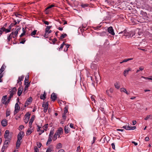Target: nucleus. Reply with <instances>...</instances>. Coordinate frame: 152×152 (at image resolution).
<instances>
[{
    "label": "nucleus",
    "mask_w": 152,
    "mask_h": 152,
    "mask_svg": "<svg viewBox=\"0 0 152 152\" xmlns=\"http://www.w3.org/2000/svg\"><path fill=\"white\" fill-rule=\"evenodd\" d=\"M119 34H122V37L126 38H128L130 37H133L135 35V32L134 31H131L127 32L126 30L125 29L123 31L120 32Z\"/></svg>",
    "instance_id": "obj_1"
},
{
    "label": "nucleus",
    "mask_w": 152,
    "mask_h": 152,
    "mask_svg": "<svg viewBox=\"0 0 152 152\" xmlns=\"http://www.w3.org/2000/svg\"><path fill=\"white\" fill-rule=\"evenodd\" d=\"M17 91L16 88L15 87H13L10 90V96L13 97V95L15 94Z\"/></svg>",
    "instance_id": "obj_2"
},
{
    "label": "nucleus",
    "mask_w": 152,
    "mask_h": 152,
    "mask_svg": "<svg viewBox=\"0 0 152 152\" xmlns=\"http://www.w3.org/2000/svg\"><path fill=\"white\" fill-rule=\"evenodd\" d=\"M24 135V132L23 131L20 132L17 135V140H20Z\"/></svg>",
    "instance_id": "obj_3"
},
{
    "label": "nucleus",
    "mask_w": 152,
    "mask_h": 152,
    "mask_svg": "<svg viewBox=\"0 0 152 152\" xmlns=\"http://www.w3.org/2000/svg\"><path fill=\"white\" fill-rule=\"evenodd\" d=\"M10 132L8 130H6L5 131V133L4 135V137L5 138V139H10L11 140V137H9Z\"/></svg>",
    "instance_id": "obj_4"
},
{
    "label": "nucleus",
    "mask_w": 152,
    "mask_h": 152,
    "mask_svg": "<svg viewBox=\"0 0 152 152\" xmlns=\"http://www.w3.org/2000/svg\"><path fill=\"white\" fill-rule=\"evenodd\" d=\"M134 31L135 32V34H136L137 36V37H139V36L142 35L143 34L142 30L140 29H137Z\"/></svg>",
    "instance_id": "obj_5"
},
{
    "label": "nucleus",
    "mask_w": 152,
    "mask_h": 152,
    "mask_svg": "<svg viewBox=\"0 0 152 152\" xmlns=\"http://www.w3.org/2000/svg\"><path fill=\"white\" fill-rule=\"evenodd\" d=\"M10 140H10V139H7L5 140L3 145V148H7L9 143L10 142Z\"/></svg>",
    "instance_id": "obj_6"
},
{
    "label": "nucleus",
    "mask_w": 152,
    "mask_h": 152,
    "mask_svg": "<svg viewBox=\"0 0 152 152\" xmlns=\"http://www.w3.org/2000/svg\"><path fill=\"white\" fill-rule=\"evenodd\" d=\"M140 15H142L143 17H145V18H144V20H145V21L149 20L146 17L147 14L146 12L141 10L140 12Z\"/></svg>",
    "instance_id": "obj_7"
},
{
    "label": "nucleus",
    "mask_w": 152,
    "mask_h": 152,
    "mask_svg": "<svg viewBox=\"0 0 152 152\" xmlns=\"http://www.w3.org/2000/svg\"><path fill=\"white\" fill-rule=\"evenodd\" d=\"M7 99V95L4 96L1 99V102L2 103L5 105H7L6 100Z\"/></svg>",
    "instance_id": "obj_8"
},
{
    "label": "nucleus",
    "mask_w": 152,
    "mask_h": 152,
    "mask_svg": "<svg viewBox=\"0 0 152 152\" xmlns=\"http://www.w3.org/2000/svg\"><path fill=\"white\" fill-rule=\"evenodd\" d=\"M94 62H92L91 65V68L93 70L96 71L98 69V66L94 63Z\"/></svg>",
    "instance_id": "obj_9"
},
{
    "label": "nucleus",
    "mask_w": 152,
    "mask_h": 152,
    "mask_svg": "<svg viewBox=\"0 0 152 152\" xmlns=\"http://www.w3.org/2000/svg\"><path fill=\"white\" fill-rule=\"evenodd\" d=\"M108 32L112 35H115V33L113 27L112 26H110L108 28Z\"/></svg>",
    "instance_id": "obj_10"
},
{
    "label": "nucleus",
    "mask_w": 152,
    "mask_h": 152,
    "mask_svg": "<svg viewBox=\"0 0 152 152\" xmlns=\"http://www.w3.org/2000/svg\"><path fill=\"white\" fill-rule=\"evenodd\" d=\"M57 98V96L56 94L54 93H52L51 96L52 101H54Z\"/></svg>",
    "instance_id": "obj_11"
},
{
    "label": "nucleus",
    "mask_w": 152,
    "mask_h": 152,
    "mask_svg": "<svg viewBox=\"0 0 152 152\" xmlns=\"http://www.w3.org/2000/svg\"><path fill=\"white\" fill-rule=\"evenodd\" d=\"M131 70V69L130 68H128L127 69H125L124 72V75L126 77L127 75L128 74L129 72Z\"/></svg>",
    "instance_id": "obj_12"
},
{
    "label": "nucleus",
    "mask_w": 152,
    "mask_h": 152,
    "mask_svg": "<svg viewBox=\"0 0 152 152\" xmlns=\"http://www.w3.org/2000/svg\"><path fill=\"white\" fill-rule=\"evenodd\" d=\"M24 76V75H22L21 76L18 77V80L17 83H18L19 85H21L22 83L21 81L23 80Z\"/></svg>",
    "instance_id": "obj_13"
},
{
    "label": "nucleus",
    "mask_w": 152,
    "mask_h": 152,
    "mask_svg": "<svg viewBox=\"0 0 152 152\" xmlns=\"http://www.w3.org/2000/svg\"><path fill=\"white\" fill-rule=\"evenodd\" d=\"M1 124L4 127L6 126L7 124V121L6 119L3 120L1 121Z\"/></svg>",
    "instance_id": "obj_14"
},
{
    "label": "nucleus",
    "mask_w": 152,
    "mask_h": 152,
    "mask_svg": "<svg viewBox=\"0 0 152 152\" xmlns=\"http://www.w3.org/2000/svg\"><path fill=\"white\" fill-rule=\"evenodd\" d=\"M23 90V88L21 87L19 88L18 91V96H20L21 95L22 93Z\"/></svg>",
    "instance_id": "obj_15"
},
{
    "label": "nucleus",
    "mask_w": 152,
    "mask_h": 152,
    "mask_svg": "<svg viewBox=\"0 0 152 152\" xmlns=\"http://www.w3.org/2000/svg\"><path fill=\"white\" fill-rule=\"evenodd\" d=\"M32 99L31 97H29L26 101L25 104H27V105H29L31 102Z\"/></svg>",
    "instance_id": "obj_16"
},
{
    "label": "nucleus",
    "mask_w": 152,
    "mask_h": 152,
    "mask_svg": "<svg viewBox=\"0 0 152 152\" xmlns=\"http://www.w3.org/2000/svg\"><path fill=\"white\" fill-rule=\"evenodd\" d=\"M46 95L47 94L45 91L43 94H41L40 95V99L43 100H45L46 98Z\"/></svg>",
    "instance_id": "obj_17"
},
{
    "label": "nucleus",
    "mask_w": 152,
    "mask_h": 152,
    "mask_svg": "<svg viewBox=\"0 0 152 152\" xmlns=\"http://www.w3.org/2000/svg\"><path fill=\"white\" fill-rule=\"evenodd\" d=\"M48 106V102H46L45 104V106L44 108V111L45 113H46L47 111Z\"/></svg>",
    "instance_id": "obj_18"
},
{
    "label": "nucleus",
    "mask_w": 152,
    "mask_h": 152,
    "mask_svg": "<svg viewBox=\"0 0 152 152\" xmlns=\"http://www.w3.org/2000/svg\"><path fill=\"white\" fill-rule=\"evenodd\" d=\"M52 137L50 136H49L48 139V141L46 143V145L48 146L50 144V142H51L52 140Z\"/></svg>",
    "instance_id": "obj_19"
},
{
    "label": "nucleus",
    "mask_w": 152,
    "mask_h": 152,
    "mask_svg": "<svg viewBox=\"0 0 152 152\" xmlns=\"http://www.w3.org/2000/svg\"><path fill=\"white\" fill-rule=\"evenodd\" d=\"M53 148L52 145H50L49 146L48 148L47 149L46 152H51L53 151Z\"/></svg>",
    "instance_id": "obj_20"
},
{
    "label": "nucleus",
    "mask_w": 152,
    "mask_h": 152,
    "mask_svg": "<svg viewBox=\"0 0 152 152\" xmlns=\"http://www.w3.org/2000/svg\"><path fill=\"white\" fill-rule=\"evenodd\" d=\"M21 142L20 140H18L16 143V148L17 149H18L20 145Z\"/></svg>",
    "instance_id": "obj_21"
},
{
    "label": "nucleus",
    "mask_w": 152,
    "mask_h": 152,
    "mask_svg": "<svg viewBox=\"0 0 152 152\" xmlns=\"http://www.w3.org/2000/svg\"><path fill=\"white\" fill-rule=\"evenodd\" d=\"M121 92H124L127 95L129 94V93L127 91L126 88H121Z\"/></svg>",
    "instance_id": "obj_22"
},
{
    "label": "nucleus",
    "mask_w": 152,
    "mask_h": 152,
    "mask_svg": "<svg viewBox=\"0 0 152 152\" xmlns=\"http://www.w3.org/2000/svg\"><path fill=\"white\" fill-rule=\"evenodd\" d=\"M1 29L2 30L3 32L5 31L6 33H8L10 31V30L8 29L5 28L4 27H3L1 28Z\"/></svg>",
    "instance_id": "obj_23"
},
{
    "label": "nucleus",
    "mask_w": 152,
    "mask_h": 152,
    "mask_svg": "<svg viewBox=\"0 0 152 152\" xmlns=\"http://www.w3.org/2000/svg\"><path fill=\"white\" fill-rule=\"evenodd\" d=\"M29 73H28V75H27V77H26L25 79V80L24 82L25 83V84H26V83H28V80H29Z\"/></svg>",
    "instance_id": "obj_24"
},
{
    "label": "nucleus",
    "mask_w": 152,
    "mask_h": 152,
    "mask_svg": "<svg viewBox=\"0 0 152 152\" xmlns=\"http://www.w3.org/2000/svg\"><path fill=\"white\" fill-rule=\"evenodd\" d=\"M21 29V28L19 27V26H17V28H15L16 31L14 32V34L17 35L19 31Z\"/></svg>",
    "instance_id": "obj_25"
},
{
    "label": "nucleus",
    "mask_w": 152,
    "mask_h": 152,
    "mask_svg": "<svg viewBox=\"0 0 152 152\" xmlns=\"http://www.w3.org/2000/svg\"><path fill=\"white\" fill-rule=\"evenodd\" d=\"M98 35H99L102 37H104L106 35V33L104 31H103L101 33H97Z\"/></svg>",
    "instance_id": "obj_26"
},
{
    "label": "nucleus",
    "mask_w": 152,
    "mask_h": 152,
    "mask_svg": "<svg viewBox=\"0 0 152 152\" xmlns=\"http://www.w3.org/2000/svg\"><path fill=\"white\" fill-rule=\"evenodd\" d=\"M57 132L59 134H62L63 132V129L61 127H59L57 130Z\"/></svg>",
    "instance_id": "obj_27"
},
{
    "label": "nucleus",
    "mask_w": 152,
    "mask_h": 152,
    "mask_svg": "<svg viewBox=\"0 0 152 152\" xmlns=\"http://www.w3.org/2000/svg\"><path fill=\"white\" fill-rule=\"evenodd\" d=\"M64 130L65 133L67 134L69 133V128L68 126H65L64 127Z\"/></svg>",
    "instance_id": "obj_28"
},
{
    "label": "nucleus",
    "mask_w": 152,
    "mask_h": 152,
    "mask_svg": "<svg viewBox=\"0 0 152 152\" xmlns=\"http://www.w3.org/2000/svg\"><path fill=\"white\" fill-rule=\"evenodd\" d=\"M20 109V107L19 106L18 104L17 103H16L15 106V109L19 110Z\"/></svg>",
    "instance_id": "obj_29"
},
{
    "label": "nucleus",
    "mask_w": 152,
    "mask_h": 152,
    "mask_svg": "<svg viewBox=\"0 0 152 152\" xmlns=\"http://www.w3.org/2000/svg\"><path fill=\"white\" fill-rule=\"evenodd\" d=\"M149 119H152V115H147L146 117L144 118L145 120H147Z\"/></svg>",
    "instance_id": "obj_30"
},
{
    "label": "nucleus",
    "mask_w": 152,
    "mask_h": 152,
    "mask_svg": "<svg viewBox=\"0 0 152 152\" xmlns=\"http://www.w3.org/2000/svg\"><path fill=\"white\" fill-rule=\"evenodd\" d=\"M62 147V145L61 143H59L58 144L56 145V148L57 149H59L61 148Z\"/></svg>",
    "instance_id": "obj_31"
},
{
    "label": "nucleus",
    "mask_w": 152,
    "mask_h": 152,
    "mask_svg": "<svg viewBox=\"0 0 152 152\" xmlns=\"http://www.w3.org/2000/svg\"><path fill=\"white\" fill-rule=\"evenodd\" d=\"M67 36V35L66 34L64 33L62 34L60 37V39H61L64 38L65 37H66Z\"/></svg>",
    "instance_id": "obj_32"
},
{
    "label": "nucleus",
    "mask_w": 152,
    "mask_h": 152,
    "mask_svg": "<svg viewBox=\"0 0 152 152\" xmlns=\"http://www.w3.org/2000/svg\"><path fill=\"white\" fill-rule=\"evenodd\" d=\"M64 113H63L66 114V113H67L68 111V106H66L65 107H64Z\"/></svg>",
    "instance_id": "obj_33"
},
{
    "label": "nucleus",
    "mask_w": 152,
    "mask_h": 152,
    "mask_svg": "<svg viewBox=\"0 0 152 152\" xmlns=\"http://www.w3.org/2000/svg\"><path fill=\"white\" fill-rule=\"evenodd\" d=\"M115 87L117 89H118L120 88V86L118 82L115 83L114 84Z\"/></svg>",
    "instance_id": "obj_34"
},
{
    "label": "nucleus",
    "mask_w": 152,
    "mask_h": 152,
    "mask_svg": "<svg viewBox=\"0 0 152 152\" xmlns=\"http://www.w3.org/2000/svg\"><path fill=\"white\" fill-rule=\"evenodd\" d=\"M52 27V26H47L45 29V31H49L50 29Z\"/></svg>",
    "instance_id": "obj_35"
},
{
    "label": "nucleus",
    "mask_w": 152,
    "mask_h": 152,
    "mask_svg": "<svg viewBox=\"0 0 152 152\" xmlns=\"http://www.w3.org/2000/svg\"><path fill=\"white\" fill-rule=\"evenodd\" d=\"M37 31V30H34L31 33V36H33L35 35Z\"/></svg>",
    "instance_id": "obj_36"
},
{
    "label": "nucleus",
    "mask_w": 152,
    "mask_h": 152,
    "mask_svg": "<svg viewBox=\"0 0 152 152\" xmlns=\"http://www.w3.org/2000/svg\"><path fill=\"white\" fill-rule=\"evenodd\" d=\"M34 118H35V116L34 115H33L31 117V118L30 119L29 121V122L31 123H33V121L34 120Z\"/></svg>",
    "instance_id": "obj_37"
},
{
    "label": "nucleus",
    "mask_w": 152,
    "mask_h": 152,
    "mask_svg": "<svg viewBox=\"0 0 152 152\" xmlns=\"http://www.w3.org/2000/svg\"><path fill=\"white\" fill-rule=\"evenodd\" d=\"M12 97L10 96H9L8 97V98L7 99V104L9 103V102H10V100H11V98Z\"/></svg>",
    "instance_id": "obj_38"
},
{
    "label": "nucleus",
    "mask_w": 152,
    "mask_h": 152,
    "mask_svg": "<svg viewBox=\"0 0 152 152\" xmlns=\"http://www.w3.org/2000/svg\"><path fill=\"white\" fill-rule=\"evenodd\" d=\"M10 111L7 110L6 112V115L7 117L9 116L10 115Z\"/></svg>",
    "instance_id": "obj_39"
},
{
    "label": "nucleus",
    "mask_w": 152,
    "mask_h": 152,
    "mask_svg": "<svg viewBox=\"0 0 152 152\" xmlns=\"http://www.w3.org/2000/svg\"><path fill=\"white\" fill-rule=\"evenodd\" d=\"M14 21V23H12L10 24V25L12 27H13V26H14L15 25L17 24V22L15 20Z\"/></svg>",
    "instance_id": "obj_40"
},
{
    "label": "nucleus",
    "mask_w": 152,
    "mask_h": 152,
    "mask_svg": "<svg viewBox=\"0 0 152 152\" xmlns=\"http://www.w3.org/2000/svg\"><path fill=\"white\" fill-rule=\"evenodd\" d=\"M53 133H54L53 131V130H50V134L49 135V136H50L52 137V136L53 135Z\"/></svg>",
    "instance_id": "obj_41"
},
{
    "label": "nucleus",
    "mask_w": 152,
    "mask_h": 152,
    "mask_svg": "<svg viewBox=\"0 0 152 152\" xmlns=\"http://www.w3.org/2000/svg\"><path fill=\"white\" fill-rule=\"evenodd\" d=\"M34 148V152H39V150L37 148V146H35Z\"/></svg>",
    "instance_id": "obj_42"
},
{
    "label": "nucleus",
    "mask_w": 152,
    "mask_h": 152,
    "mask_svg": "<svg viewBox=\"0 0 152 152\" xmlns=\"http://www.w3.org/2000/svg\"><path fill=\"white\" fill-rule=\"evenodd\" d=\"M54 7V5L52 4L51 5L49 6L48 7H47L46 8V10H48V9L51 8H52V7Z\"/></svg>",
    "instance_id": "obj_43"
},
{
    "label": "nucleus",
    "mask_w": 152,
    "mask_h": 152,
    "mask_svg": "<svg viewBox=\"0 0 152 152\" xmlns=\"http://www.w3.org/2000/svg\"><path fill=\"white\" fill-rule=\"evenodd\" d=\"M50 39V40H52V42H53V44H55V42L57 41V40L56 39V38H54L53 39Z\"/></svg>",
    "instance_id": "obj_44"
},
{
    "label": "nucleus",
    "mask_w": 152,
    "mask_h": 152,
    "mask_svg": "<svg viewBox=\"0 0 152 152\" xmlns=\"http://www.w3.org/2000/svg\"><path fill=\"white\" fill-rule=\"evenodd\" d=\"M30 115V113H27L25 114V117H28L27 118H28V119H29Z\"/></svg>",
    "instance_id": "obj_45"
},
{
    "label": "nucleus",
    "mask_w": 152,
    "mask_h": 152,
    "mask_svg": "<svg viewBox=\"0 0 152 152\" xmlns=\"http://www.w3.org/2000/svg\"><path fill=\"white\" fill-rule=\"evenodd\" d=\"M48 31H47V32L45 31V34L44 35V37H45L48 38Z\"/></svg>",
    "instance_id": "obj_46"
},
{
    "label": "nucleus",
    "mask_w": 152,
    "mask_h": 152,
    "mask_svg": "<svg viewBox=\"0 0 152 152\" xmlns=\"http://www.w3.org/2000/svg\"><path fill=\"white\" fill-rule=\"evenodd\" d=\"M42 144L41 143L39 142V143H37V145L39 148H40L42 146Z\"/></svg>",
    "instance_id": "obj_47"
},
{
    "label": "nucleus",
    "mask_w": 152,
    "mask_h": 152,
    "mask_svg": "<svg viewBox=\"0 0 152 152\" xmlns=\"http://www.w3.org/2000/svg\"><path fill=\"white\" fill-rule=\"evenodd\" d=\"M66 114L64 113H63L62 115V118L64 120H65L66 119Z\"/></svg>",
    "instance_id": "obj_48"
},
{
    "label": "nucleus",
    "mask_w": 152,
    "mask_h": 152,
    "mask_svg": "<svg viewBox=\"0 0 152 152\" xmlns=\"http://www.w3.org/2000/svg\"><path fill=\"white\" fill-rule=\"evenodd\" d=\"M31 133V131H30V130H29L28 129L27 131V132H26V134L27 135H29Z\"/></svg>",
    "instance_id": "obj_49"
},
{
    "label": "nucleus",
    "mask_w": 152,
    "mask_h": 152,
    "mask_svg": "<svg viewBox=\"0 0 152 152\" xmlns=\"http://www.w3.org/2000/svg\"><path fill=\"white\" fill-rule=\"evenodd\" d=\"M42 22L44 23L47 25H48L49 24V23L47 21H45V20H43Z\"/></svg>",
    "instance_id": "obj_50"
},
{
    "label": "nucleus",
    "mask_w": 152,
    "mask_h": 152,
    "mask_svg": "<svg viewBox=\"0 0 152 152\" xmlns=\"http://www.w3.org/2000/svg\"><path fill=\"white\" fill-rule=\"evenodd\" d=\"M81 6L82 7L85 8V7H87L88 6V4H82Z\"/></svg>",
    "instance_id": "obj_51"
},
{
    "label": "nucleus",
    "mask_w": 152,
    "mask_h": 152,
    "mask_svg": "<svg viewBox=\"0 0 152 152\" xmlns=\"http://www.w3.org/2000/svg\"><path fill=\"white\" fill-rule=\"evenodd\" d=\"M101 26H97L95 27H94V29L95 30H97V29H99L100 28Z\"/></svg>",
    "instance_id": "obj_52"
},
{
    "label": "nucleus",
    "mask_w": 152,
    "mask_h": 152,
    "mask_svg": "<svg viewBox=\"0 0 152 152\" xmlns=\"http://www.w3.org/2000/svg\"><path fill=\"white\" fill-rule=\"evenodd\" d=\"M48 124H46L44 125V128L45 129V131L47 130L46 129H47V128L48 127Z\"/></svg>",
    "instance_id": "obj_53"
},
{
    "label": "nucleus",
    "mask_w": 152,
    "mask_h": 152,
    "mask_svg": "<svg viewBox=\"0 0 152 152\" xmlns=\"http://www.w3.org/2000/svg\"><path fill=\"white\" fill-rule=\"evenodd\" d=\"M96 140V138L94 137H93V141L92 142V144H93L94 143L95 141Z\"/></svg>",
    "instance_id": "obj_54"
},
{
    "label": "nucleus",
    "mask_w": 152,
    "mask_h": 152,
    "mask_svg": "<svg viewBox=\"0 0 152 152\" xmlns=\"http://www.w3.org/2000/svg\"><path fill=\"white\" fill-rule=\"evenodd\" d=\"M6 67V66H4V65H3L1 68L0 69L1 70L3 71V72L4 70H5V67Z\"/></svg>",
    "instance_id": "obj_55"
},
{
    "label": "nucleus",
    "mask_w": 152,
    "mask_h": 152,
    "mask_svg": "<svg viewBox=\"0 0 152 152\" xmlns=\"http://www.w3.org/2000/svg\"><path fill=\"white\" fill-rule=\"evenodd\" d=\"M57 136L56 134H54L53 138V140L54 141H55L57 139Z\"/></svg>",
    "instance_id": "obj_56"
},
{
    "label": "nucleus",
    "mask_w": 152,
    "mask_h": 152,
    "mask_svg": "<svg viewBox=\"0 0 152 152\" xmlns=\"http://www.w3.org/2000/svg\"><path fill=\"white\" fill-rule=\"evenodd\" d=\"M26 41V39L25 38L23 39L22 41L20 42V43L24 44Z\"/></svg>",
    "instance_id": "obj_57"
},
{
    "label": "nucleus",
    "mask_w": 152,
    "mask_h": 152,
    "mask_svg": "<svg viewBox=\"0 0 152 152\" xmlns=\"http://www.w3.org/2000/svg\"><path fill=\"white\" fill-rule=\"evenodd\" d=\"M29 119H28V118L27 119H24V122L26 124L28 122V121H29Z\"/></svg>",
    "instance_id": "obj_58"
},
{
    "label": "nucleus",
    "mask_w": 152,
    "mask_h": 152,
    "mask_svg": "<svg viewBox=\"0 0 152 152\" xmlns=\"http://www.w3.org/2000/svg\"><path fill=\"white\" fill-rule=\"evenodd\" d=\"M126 130H131V126H129V125H126Z\"/></svg>",
    "instance_id": "obj_59"
},
{
    "label": "nucleus",
    "mask_w": 152,
    "mask_h": 152,
    "mask_svg": "<svg viewBox=\"0 0 152 152\" xmlns=\"http://www.w3.org/2000/svg\"><path fill=\"white\" fill-rule=\"evenodd\" d=\"M12 39V37L10 36H9L7 37V42H8L10 41L11 39Z\"/></svg>",
    "instance_id": "obj_60"
},
{
    "label": "nucleus",
    "mask_w": 152,
    "mask_h": 152,
    "mask_svg": "<svg viewBox=\"0 0 152 152\" xmlns=\"http://www.w3.org/2000/svg\"><path fill=\"white\" fill-rule=\"evenodd\" d=\"M29 86V83H28L25 86L24 89H26Z\"/></svg>",
    "instance_id": "obj_61"
},
{
    "label": "nucleus",
    "mask_w": 152,
    "mask_h": 152,
    "mask_svg": "<svg viewBox=\"0 0 152 152\" xmlns=\"http://www.w3.org/2000/svg\"><path fill=\"white\" fill-rule=\"evenodd\" d=\"M63 46H64V45H62L61 44V46H60V48H59V51H60V50H62V48L63 47Z\"/></svg>",
    "instance_id": "obj_62"
},
{
    "label": "nucleus",
    "mask_w": 152,
    "mask_h": 152,
    "mask_svg": "<svg viewBox=\"0 0 152 152\" xmlns=\"http://www.w3.org/2000/svg\"><path fill=\"white\" fill-rule=\"evenodd\" d=\"M24 126L23 125H21L19 126V129H20V130H22V129H23L24 128Z\"/></svg>",
    "instance_id": "obj_63"
},
{
    "label": "nucleus",
    "mask_w": 152,
    "mask_h": 152,
    "mask_svg": "<svg viewBox=\"0 0 152 152\" xmlns=\"http://www.w3.org/2000/svg\"><path fill=\"white\" fill-rule=\"evenodd\" d=\"M111 146H112V148L113 149H115V144L114 143H112L111 144Z\"/></svg>",
    "instance_id": "obj_64"
}]
</instances>
